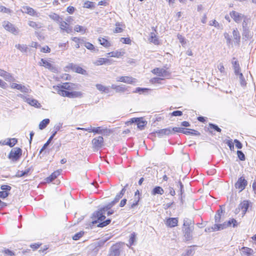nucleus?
<instances>
[{
  "mask_svg": "<svg viewBox=\"0 0 256 256\" xmlns=\"http://www.w3.org/2000/svg\"><path fill=\"white\" fill-rule=\"evenodd\" d=\"M54 88L57 91L58 93L62 96L69 98L70 92L64 90H60V86H54Z\"/></svg>",
  "mask_w": 256,
  "mask_h": 256,
  "instance_id": "18",
  "label": "nucleus"
},
{
  "mask_svg": "<svg viewBox=\"0 0 256 256\" xmlns=\"http://www.w3.org/2000/svg\"><path fill=\"white\" fill-rule=\"evenodd\" d=\"M114 204H115L113 203V201H112L106 206L94 212L92 218L93 219L92 222V224H96L98 223L97 226L100 228H103L108 226L111 220L108 218L106 220H104L106 218L104 214L106 212H108V210H110V208Z\"/></svg>",
  "mask_w": 256,
  "mask_h": 256,
  "instance_id": "1",
  "label": "nucleus"
},
{
  "mask_svg": "<svg viewBox=\"0 0 256 256\" xmlns=\"http://www.w3.org/2000/svg\"><path fill=\"white\" fill-rule=\"evenodd\" d=\"M158 136L162 137L165 135H169L172 134V130H171V128L169 127L168 128L161 129L156 132Z\"/></svg>",
  "mask_w": 256,
  "mask_h": 256,
  "instance_id": "13",
  "label": "nucleus"
},
{
  "mask_svg": "<svg viewBox=\"0 0 256 256\" xmlns=\"http://www.w3.org/2000/svg\"><path fill=\"white\" fill-rule=\"evenodd\" d=\"M124 52H119L118 50L112 52L107 54L108 56L114 57V58H120L124 55Z\"/></svg>",
  "mask_w": 256,
  "mask_h": 256,
  "instance_id": "23",
  "label": "nucleus"
},
{
  "mask_svg": "<svg viewBox=\"0 0 256 256\" xmlns=\"http://www.w3.org/2000/svg\"><path fill=\"white\" fill-rule=\"evenodd\" d=\"M40 64L46 68L49 69L53 72H54L56 70V68L50 62H48L46 60H45L44 58H42L40 60Z\"/></svg>",
  "mask_w": 256,
  "mask_h": 256,
  "instance_id": "11",
  "label": "nucleus"
},
{
  "mask_svg": "<svg viewBox=\"0 0 256 256\" xmlns=\"http://www.w3.org/2000/svg\"><path fill=\"white\" fill-rule=\"evenodd\" d=\"M84 7L87 8H94L95 4L94 2L87 1L84 2Z\"/></svg>",
  "mask_w": 256,
  "mask_h": 256,
  "instance_id": "48",
  "label": "nucleus"
},
{
  "mask_svg": "<svg viewBox=\"0 0 256 256\" xmlns=\"http://www.w3.org/2000/svg\"><path fill=\"white\" fill-rule=\"evenodd\" d=\"M232 34H233L234 38L236 40V42L238 43L240 41V32L238 30L237 28L234 30L232 32Z\"/></svg>",
  "mask_w": 256,
  "mask_h": 256,
  "instance_id": "41",
  "label": "nucleus"
},
{
  "mask_svg": "<svg viewBox=\"0 0 256 256\" xmlns=\"http://www.w3.org/2000/svg\"><path fill=\"white\" fill-rule=\"evenodd\" d=\"M116 81L127 84H133L136 82V79L130 76H122L118 77Z\"/></svg>",
  "mask_w": 256,
  "mask_h": 256,
  "instance_id": "9",
  "label": "nucleus"
},
{
  "mask_svg": "<svg viewBox=\"0 0 256 256\" xmlns=\"http://www.w3.org/2000/svg\"><path fill=\"white\" fill-rule=\"evenodd\" d=\"M16 48L22 52H27L28 47L26 44H18L16 45Z\"/></svg>",
  "mask_w": 256,
  "mask_h": 256,
  "instance_id": "43",
  "label": "nucleus"
},
{
  "mask_svg": "<svg viewBox=\"0 0 256 256\" xmlns=\"http://www.w3.org/2000/svg\"><path fill=\"white\" fill-rule=\"evenodd\" d=\"M178 218H170L166 220V224L170 228H173L178 225Z\"/></svg>",
  "mask_w": 256,
  "mask_h": 256,
  "instance_id": "14",
  "label": "nucleus"
},
{
  "mask_svg": "<svg viewBox=\"0 0 256 256\" xmlns=\"http://www.w3.org/2000/svg\"><path fill=\"white\" fill-rule=\"evenodd\" d=\"M194 254V250L192 248H190L186 250L185 254H182V256H192Z\"/></svg>",
  "mask_w": 256,
  "mask_h": 256,
  "instance_id": "58",
  "label": "nucleus"
},
{
  "mask_svg": "<svg viewBox=\"0 0 256 256\" xmlns=\"http://www.w3.org/2000/svg\"><path fill=\"white\" fill-rule=\"evenodd\" d=\"M50 120L48 118L43 120L39 124V128L41 130L45 128L48 124L50 123Z\"/></svg>",
  "mask_w": 256,
  "mask_h": 256,
  "instance_id": "35",
  "label": "nucleus"
},
{
  "mask_svg": "<svg viewBox=\"0 0 256 256\" xmlns=\"http://www.w3.org/2000/svg\"><path fill=\"white\" fill-rule=\"evenodd\" d=\"M171 130H172V134L174 132H181L183 134V132H184V128L175 127L172 128H171Z\"/></svg>",
  "mask_w": 256,
  "mask_h": 256,
  "instance_id": "63",
  "label": "nucleus"
},
{
  "mask_svg": "<svg viewBox=\"0 0 256 256\" xmlns=\"http://www.w3.org/2000/svg\"><path fill=\"white\" fill-rule=\"evenodd\" d=\"M164 78H152L151 80V82L153 84H156V83H158V84H160V81L162 80H164Z\"/></svg>",
  "mask_w": 256,
  "mask_h": 256,
  "instance_id": "62",
  "label": "nucleus"
},
{
  "mask_svg": "<svg viewBox=\"0 0 256 256\" xmlns=\"http://www.w3.org/2000/svg\"><path fill=\"white\" fill-rule=\"evenodd\" d=\"M30 105L36 108H40L41 107V104L38 102V101L36 100L34 98L30 100Z\"/></svg>",
  "mask_w": 256,
  "mask_h": 256,
  "instance_id": "46",
  "label": "nucleus"
},
{
  "mask_svg": "<svg viewBox=\"0 0 256 256\" xmlns=\"http://www.w3.org/2000/svg\"><path fill=\"white\" fill-rule=\"evenodd\" d=\"M30 168H28V169L24 171L18 170L16 172V176L18 177V178H20V177H22V176H27L28 174V172H30Z\"/></svg>",
  "mask_w": 256,
  "mask_h": 256,
  "instance_id": "40",
  "label": "nucleus"
},
{
  "mask_svg": "<svg viewBox=\"0 0 256 256\" xmlns=\"http://www.w3.org/2000/svg\"><path fill=\"white\" fill-rule=\"evenodd\" d=\"M237 154L238 158L240 160H246V156L244 152L242 150H238Z\"/></svg>",
  "mask_w": 256,
  "mask_h": 256,
  "instance_id": "57",
  "label": "nucleus"
},
{
  "mask_svg": "<svg viewBox=\"0 0 256 256\" xmlns=\"http://www.w3.org/2000/svg\"><path fill=\"white\" fill-rule=\"evenodd\" d=\"M62 170H57L54 172L53 173L51 174L48 177L46 178V182H50L55 178H56L59 175H60Z\"/></svg>",
  "mask_w": 256,
  "mask_h": 256,
  "instance_id": "16",
  "label": "nucleus"
},
{
  "mask_svg": "<svg viewBox=\"0 0 256 256\" xmlns=\"http://www.w3.org/2000/svg\"><path fill=\"white\" fill-rule=\"evenodd\" d=\"M96 88L100 92H104L106 93H108L109 92V88L108 87L104 86L101 84H96Z\"/></svg>",
  "mask_w": 256,
  "mask_h": 256,
  "instance_id": "38",
  "label": "nucleus"
},
{
  "mask_svg": "<svg viewBox=\"0 0 256 256\" xmlns=\"http://www.w3.org/2000/svg\"><path fill=\"white\" fill-rule=\"evenodd\" d=\"M84 234V232H80L76 234L73 236L72 239L75 240H79L80 238H82Z\"/></svg>",
  "mask_w": 256,
  "mask_h": 256,
  "instance_id": "54",
  "label": "nucleus"
},
{
  "mask_svg": "<svg viewBox=\"0 0 256 256\" xmlns=\"http://www.w3.org/2000/svg\"><path fill=\"white\" fill-rule=\"evenodd\" d=\"M60 27L62 30L66 32V33L69 34L72 32V28L68 26L67 22L61 20L60 22Z\"/></svg>",
  "mask_w": 256,
  "mask_h": 256,
  "instance_id": "10",
  "label": "nucleus"
},
{
  "mask_svg": "<svg viewBox=\"0 0 256 256\" xmlns=\"http://www.w3.org/2000/svg\"><path fill=\"white\" fill-rule=\"evenodd\" d=\"M151 193L152 195H156L157 194L162 195L164 193V190L162 187L156 186L153 188Z\"/></svg>",
  "mask_w": 256,
  "mask_h": 256,
  "instance_id": "26",
  "label": "nucleus"
},
{
  "mask_svg": "<svg viewBox=\"0 0 256 256\" xmlns=\"http://www.w3.org/2000/svg\"><path fill=\"white\" fill-rule=\"evenodd\" d=\"M116 28L114 31V33H120L122 32L123 30L122 28H120V24L119 22H117L116 24Z\"/></svg>",
  "mask_w": 256,
  "mask_h": 256,
  "instance_id": "60",
  "label": "nucleus"
},
{
  "mask_svg": "<svg viewBox=\"0 0 256 256\" xmlns=\"http://www.w3.org/2000/svg\"><path fill=\"white\" fill-rule=\"evenodd\" d=\"M22 154V150L19 148H13L8 154V158L12 161H17L19 160Z\"/></svg>",
  "mask_w": 256,
  "mask_h": 256,
  "instance_id": "2",
  "label": "nucleus"
},
{
  "mask_svg": "<svg viewBox=\"0 0 256 256\" xmlns=\"http://www.w3.org/2000/svg\"><path fill=\"white\" fill-rule=\"evenodd\" d=\"M249 207V204L248 200H244L238 206V208L242 212V214H244Z\"/></svg>",
  "mask_w": 256,
  "mask_h": 256,
  "instance_id": "17",
  "label": "nucleus"
},
{
  "mask_svg": "<svg viewBox=\"0 0 256 256\" xmlns=\"http://www.w3.org/2000/svg\"><path fill=\"white\" fill-rule=\"evenodd\" d=\"M52 140H50V138H48V141L46 142V143H45L43 146L42 147V148L40 149V154H41L47 147L49 145V144H50V142H51Z\"/></svg>",
  "mask_w": 256,
  "mask_h": 256,
  "instance_id": "64",
  "label": "nucleus"
},
{
  "mask_svg": "<svg viewBox=\"0 0 256 256\" xmlns=\"http://www.w3.org/2000/svg\"><path fill=\"white\" fill-rule=\"evenodd\" d=\"M17 142V140L15 138H10L8 140V141L6 143V144L10 147H12L16 144Z\"/></svg>",
  "mask_w": 256,
  "mask_h": 256,
  "instance_id": "50",
  "label": "nucleus"
},
{
  "mask_svg": "<svg viewBox=\"0 0 256 256\" xmlns=\"http://www.w3.org/2000/svg\"><path fill=\"white\" fill-rule=\"evenodd\" d=\"M75 84L70 82H65L64 83L62 86H60L61 88L71 90L72 89L74 88Z\"/></svg>",
  "mask_w": 256,
  "mask_h": 256,
  "instance_id": "36",
  "label": "nucleus"
},
{
  "mask_svg": "<svg viewBox=\"0 0 256 256\" xmlns=\"http://www.w3.org/2000/svg\"><path fill=\"white\" fill-rule=\"evenodd\" d=\"M242 36L246 39H250L252 38V35L250 30V28L242 29Z\"/></svg>",
  "mask_w": 256,
  "mask_h": 256,
  "instance_id": "31",
  "label": "nucleus"
},
{
  "mask_svg": "<svg viewBox=\"0 0 256 256\" xmlns=\"http://www.w3.org/2000/svg\"><path fill=\"white\" fill-rule=\"evenodd\" d=\"M22 12L32 16H37L36 12L32 8L27 6L23 7Z\"/></svg>",
  "mask_w": 256,
  "mask_h": 256,
  "instance_id": "20",
  "label": "nucleus"
},
{
  "mask_svg": "<svg viewBox=\"0 0 256 256\" xmlns=\"http://www.w3.org/2000/svg\"><path fill=\"white\" fill-rule=\"evenodd\" d=\"M48 16L52 20L54 21H56L58 23L62 19V18L60 17V16L58 14L56 13H54V12H52L50 14H49Z\"/></svg>",
  "mask_w": 256,
  "mask_h": 256,
  "instance_id": "28",
  "label": "nucleus"
},
{
  "mask_svg": "<svg viewBox=\"0 0 256 256\" xmlns=\"http://www.w3.org/2000/svg\"><path fill=\"white\" fill-rule=\"evenodd\" d=\"M136 234L135 232H132L130 236L129 239V243L130 246L134 244V242H136Z\"/></svg>",
  "mask_w": 256,
  "mask_h": 256,
  "instance_id": "47",
  "label": "nucleus"
},
{
  "mask_svg": "<svg viewBox=\"0 0 256 256\" xmlns=\"http://www.w3.org/2000/svg\"><path fill=\"white\" fill-rule=\"evenodd\" d=\"M108 61V58H99L98 60L95 61L94 64L96 66H100L105 64Z\"/></svg>",
  "mask_w": 256,
  "mask_h": 256,
  "instance_id": "39",
  "label": "nucleus"
},
{
  "mask_svg": "<svg viewBox=\"0 0 256 256\" xmlns=\"http://www.w3.org/2000/svg\"><path fill=\"white\" fill-rule=\"evenodd\" d=\"M82 96V94L80 92H70L69 98H81Z\"/></svg>",
  "mask_w": 256,
  "mask_h": 256,
  "instance_id": "32",
  "label": "nucleus"
},
{
  "mask_svg": "<svg viewBox=\"0 0 256 256\" xmlns=\"http://www.w3.org/2000/svg\"><path fill=\"white\" fill-rule=\"evenodd\" d=\"M248 184V182L243 177L240 178L237 182L235 184V187L236 188L240 190V191L244 190Z\"/></svg>",
  "mask_w": 256,
  "mask_h": 256,
  "instance_id": "7",
  "label": "nucleus"
},
{
  "mask_svg": "<svg viewBox=\"0 0 256 256\" xmlns=\"http://www.w3.org/2000/svg\"><path fill=\"white\" fill-rule=\"evenodd\" d=\"M120 250L117 246H113L110 248V255L112 256H118L120 254Z\"/></svg>",
  "mask_w": 256,
  "mask_h": 256,
  "instance_id": "24",
  "label": "nucleus"
},
{
  "mask_svg": "<svg viewBox=\"0 0 256 256\" xmlns=\"http://www.w3.org/2000/svg\"><path fill=\"white\" fill-rule=\"evenodd\" d=\"M226 222V224H227L228 226H230L231 224H232V226L234 228L238 224L237 221L235 219H234V218L230 219V220H228V222Z\"/></svg>",
  "mask_w": 256,
  "mask_h": 256,
  "instance_id": "56",
  "label": "nucleus"
},
{
  "mask_svg": "<svg viewBox=\"0 0 256 256\" xmlns=\"http://www.w3.org/2000/svg\"><path fill=\"white\" fill-rule=\"evenodd\" d=\"M228 227L226 222H224L222 224H214V230H224V228H226Z\"/></svg>",
  "mask_w": 256,
  "mask_h": 256,
  "instance_id": "33",
  "label": "nucleus"
},
{
  "mask_svg": "<svg viewBox=\"0 0 256 256\" xmlns=\"http://www.w3.org/2000/svg\"><path fill=\"white\" fill-rule=\"evenodd\" d=\"M194 228L184 227L182 228V231L184 234V240L185 241H190L192 240V232Z\"/></svg>",
  "mask_w": 256,
  "mask_h": 256,
  "instance_id": "4",
  "label": "nucleus"
},
{
  "mask_svg": "<svg viewBox=\"0 0 256 256\" xmlns=\"http://www.w3.org/2000/svg\"><path fill=\"white\" fill-rule=\"evenodd\" d=\"M140 199V197L138 196V197H134V200H130L128 206L130 208H133L136 206L138 205V202Z\"/></svg>",
  "mask_w": 256,
  "mask_h": 256,
  "instance_id": "19",
  "label": "nucleus"
},
{
  "mask_svg": "<svg viewBox=\"0 0 256 256\" xmlns=\"http://www.w3.org/2000/svg\"><path fill=\"white\" fill-rule=\"evenodd\" d=\"M2 26L8 31L16 34H18V30L14 26L8 22L4 21L3 22Z\"/></svg>",
  "mask_w": 256,
  "mask_h": 256,
  "instance_id": "6",
  "label": "nucleus"
},
{
  "mask_svg": "<svg viewBox=\"0 0 256 256\" xmlns=\"http://www.w3.org/2000/svg\"><path fill=\"white\" fill-rule=\"evenodd\" d=\"M240 83L242 86H245L246 84V81L242 73H240L238 74Z\"/></svg>",
  "mask_w": 256,
  "mask_h": 256,
  "instance_id": "55",
  "label": "nucleus"
},
{
  "mask_svg": "<svg viewBox=\"0 0 256 256\" xmlns=\"http://www.w3.org/2000/svg\"><path fill=\"white\" fill-rule=\"evenodd\" d=\"M242 20H243L242 24V29L249 28L250 24V22H251L250 18H248V16H245L244 17Z\"/></svg>",
  "mask_w": 256,
  "mask_h": 256,
  "instance_id": "22",
  "label": "nucleus"
},
{
  "mask_svg": "<svg viewBox=\"0 0 256 256\" xmlns=\"http://www.w3.org/2000/svg\"><path fill=\"white\" fill-rule=\"evenodd\" d=\"M98 42H100L101 45H102L105 48H108L111 46L110 42L104 38H98Z\"/></svg>",
  "mask_w": 256,
  "mask_h": 256,
  "instance_id": "30",
  "label": "nucleus"
},
{
  "mask_svg": "<svg viewBox=\"0 0 256 256\" xmlns=\"http://www.w3.org/2000/svg\"><path fill=\"white\" fill-rule=\"evenodd\" d=\"M86 28L83 27L82 26L76 25L74 27V30L76 32H82V34L85 33L86 31Z\"/></svg>",
  "mask_w": 256,
  "mask_h": 256,
  "instance_id": "45",
  "label": "nucleus"
},
{
  "mask_svg": "<svg viewBox=\"0 0 256 256\" xmlns=\"http://www.w3.org/2000/svg\"><path fill=\"white\" fill-rule=\"evenodd\" d=\"M194 220L189 219L188 218H185L184 220V224L182 228L184 227H189V228H194Z\"/></svg>",
  "mask_w": 256,
  "mask_h": 256,
  "instance_id": "25",
  "label": "nucleus"
},
{
  "mask_svg": "<svg viewBox=\"0 0 256 256\" xmlns=\"http://www.w3.org/2000/svg\"><path fill=\"white\" fill-rule=\"evenodd\" d=\"M84 46L88 50H94V51L96 50V49H95V48H94V46L91 43H90V42H84Z\"/></svg>",
  "mask_w": 256,
  "mask_h": 256,
  "instance_id": "59",
  "label": "nucleus"
},
{
  "mask_svg": "<svg viewBox=\"0 0 256 256\" xmlns=\"http://www.w3.org/2000/svg\"><path fill=\"white\" fill-rule=\"evenodd\" d=\"M106 130L102 129L101 127H97L93 128V132L98 134H103Z\"/></svg>",
  "mask_w": 256,
  "mask_h": 256,
  "instance_id": "53",
  "label": "nucleus"
},
{
  "mask_svg": "<svg viewBox=\"0 0 256 256\" xmlns=\"http://www.w3.org/2000/svg\"><path fill=\"white\" fill-rule=\"evenodd\" d=\"M112 88L116 92H124L127 90V88L124 85L116 86V84H112L111 86Z\"/></svg>",
  "mask_w": 256,
  "mask_h": 256,
  "instance_id": "21",
  "label": "nucleus"
},
{
  "mask_svg": "<svg viewBox=\"0 0 256 256\" xmlns=\"http://www.w3.org/2000/svg\"><path fill=\"white\" fill-rule=\"evenodd\" d=\"M28 25L30 26L36 30L40 29L42 27V26L40 23L37 24L36 22H33V21H30L28 22Z\"/></svg>",
  "mask_w": 256,
  "mask_h": 256,
  "instance_id": "42",
  "label": "nucleus"
},
{
  "mask_svg": "<svg viewBox=\"0 0 256 256\" xmlns=\"http://www.w3.org/2000/svg\"><path fill=\"white\" fill-rule=\"evenodd\" d=\"M254 250L248 247H242L241 249L242 256H252Z\"/></svg>",
  "mask_w": 256,
  "mask_h": 256,
  "instance_id": "15",
  "label": "nucleus"
},
{
  "mask_svg": "<svg viewBox=\"0 0 256 256\" xmlns=\"http://www.w3.org/2000/svg\"><path fill=\"white\" fill-rule=\"evenodd\" d=\"M230 14L236 23H239L245 16L244 15L234 10L230 12Z\"/></svg>",
  "mask_w": 256,
  "mask_h": 256,
  "instance_id": "8",
  "label": "nucleus"
},
{
  "mask_svg": "<svg viewBox=\"0 0 256 256\" xmlns=\"http://www.w3.org/2000/svg\"><path fill=\"white\" fill-rule=\"evenodd\" d=\"M208 126L210 129L214 130L217 132H220L222 131L221 129L217 125L215 124L210 123L208 124Z\"/></svg>",
  "mask_w": 256,
  "mask_h": 256,
  "instance_id": "51",
  "label": "nucleus"
},
{
  "mask_svg": "<svg viewBox=\"0 0 256 256\" xmlns=\"http://www.w3.org/2000/svg\"><path fill=\"white\" fill-rule=\"evenodd\" d=\"M152 72L164 79L169 78L170 76V73L163 68H155L152 70Z\"/></svg>",
  "mask_w": 256,
  "mask_h": 256,
  "instance_id": "3",
  "label": "nucleus"
},
{
  "mask_svg": "<svg viewBox=\"0 0 256 256\" xmlns=\"http://www.w3.org/2000/svg\"><path fill=\"white\" fill-rule=\"evenodd\" d=\"M76 70L74 72H78V74H85L86 72V70L82 68L81 67L79 66H77L76 69H75Z\"/></svg>",
  "mask_w": 256,
  "mask_h": 256,
  "instance_id": "61",
  "label": "nucleus"
},
{
  "mask_svg": "<svg viewBox=\"0 0 256 256\" xmlns=\"http://www.w3.org/2000/svg\"><path fill=\"white\" fill-rule=\"evenodd\" d=\"M93 148L98 150L102 148L104 145V138L102 136H98L94 138L92 140Z\"/></svg>",
  "mask_w": 256,
  "mask_h": 256,
  "instance_id": "5",
  "label": "nucleus"
},
{
  "mask_svg": "<svg viewBox=\"0 0 256 256\" xmlns=\"http://www.w3.org/2000/svg\"><path fill=\"white\" fill-rule=\"evenodd\" d=\"M232 65L234 66L235 74L236 75L240 73V66L238 62V61H234V62H232Z\"/></svg>",
  "mask_w": 256,
  "mask_h": 256,
  "instance_id": "37",
  "label": "nucleus"
},
{
  "mask_svg": "<svg viewBox=\"0 0 256 256\" xmlns=\"http://www.w3.org/2000/svg\"><path fill=\"white\" fill-rule=\"evenodd\" d=\"M2 78L6 80L8 82H14L16 80L12 76V74L7 72H5Z\"/></svg>",
  "mask_w": 256,
  "mask_h": 256,
  "instance_id": "34",
  "label": "nucleus"
},
{
  "mask_svg": "<svg viewBox=\"0 0 256 256\" xmlns=\"http://www.w3.org/2000/svg\"><path fill=\"white\" fill-rule=\"evenodd\" d=\"M132 121V122H136L138 128L140 130H142L147 123L146 122L142 120V118H133Z\"/></svg>",
  "mask_w": 256,
  "mask_h": 256,
  "instance_id": "12",
  "label": "nucleus"
},
{
  "mask_svg": "<svg viewBox=\"0 0 256 256\" xmlns=\"http://www.w3.org/2000/svg\"><path fill=\"white\" fill-rule=\"evenodd\" d=\"M18 96L22 98L24 102H26L29 104H30V100L33 99V98H30V96H24L22 95V94H20L19 95H18Z\"/></svg>",
  "mask_w": 256,
  "mask_h": 256,
  "instance_id": "52",
  "label": "nucleus"
},
{
  "mask_svg": "<svg viewBox=\"0 0 256 256\" xmlns=\"http://www.w3.org/2000/svg\"><path fill=\"white\" fill-rule=\"evenodd\" d=\"M148 40L150 42H152L155 44H159V40H158V38L156 37V35L155 34L154 32L150 33V37L148 38Z\"/></svg>",
  "mask_w": 256,
  "mask_h": 256,
  "instance_id": "29",
  "label": "nucleus"
},
{
  "mask_svg": "<svg viewBox=\"0 0 256 256\" xmlns=\"http://www.w3.org/2000/svg\"><path fill=\"white\" fill-rule=\"evenodd\" d=\"M183 134H191V135H194V136H200V133L196 130L190 129V128H184V132H183Z\"/></svg>",
  "mask_w": 256,
  "mask_h": 256,
  "instance_id": "27",
  "label": "nucleus"
},
{
  "mask_svg": "<svg viewBox=\"0 0 256 256\" xmlns=\"http://www.w3.org/2000/svg\"><path fill=\"white\" fill-rule=\"evenodd\" d=\"M177 184H178L177 188L178 190V192H180V194L181 195V198H182V194L184 192V186L180 180H179L177 182Z\"/></svg>",
  "mask_w": 256,
  "mask_h": 256,
  "instance_id": "44",
  "label": "nucleus"
},
{
  "mask_svg": "<svg viewBox=\"0 0 256 256\" xmlns=\"http://www.w3.org/2000/svg\"><path fill=\"white\" fill-rule=\"evenodd\" d=\"M77 66L78 65L72 63H70L65 67V68L67 69L68 70H72V72H74L76 70L75 69H76Z\"/></svg>",
  "mask_w": 256,
  "mask_h": 256,
  "instance_id": "49",
  "label": "nucleus"
}]
</instances>
